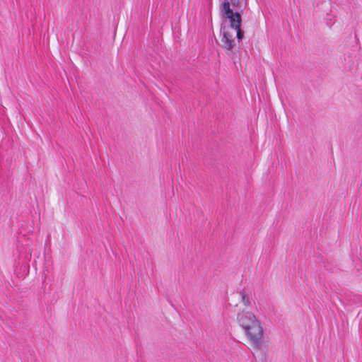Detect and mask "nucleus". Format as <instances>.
<instances>
[{"label": "nucleus", "instance_id": "1", "mask_svg": "<svg viewBox=\"0 0 362 362\" xmlns=\"http://www.w3.org/2000/svg\"><path fill=\"white\" fill-rule=\"evenodd\" d=\"M238 325L244 330L251 346L256 350L262 346L264 329L260 321L251 312H241L237 315Z\"/></svg>", "mask_w": 362, "mask_h": 362}, {"label": "nucleus", "instance_id": "2", "mask_svg": "<svg viewBox=\"0 0 362 362\" xmlns=\"http://www.w3.org/2000/svg\"><path fill=\"white\" fill-rule=\"evenodd\" d=\"M244 37V31L242 29L234 30L233 28H227L226 25L223 24L221 26L220 47L226 52L228 56L232 57L234 54V49L238 43L241 42Z\"/></svg>", "mask_w": 362, "mask_h": 362}, {"label": "nucleus", "instance_id": "3", "mask_svg": "<svg viewBox=\"0 0 362 362\" xmlns=\"http://www.w3.org/2000/svg\"><path fill=\"white\" fill-rule=\"evenodd\" d=\"M220 12L223 18L229 21V25L226 26L227 28H233L235 30L241 29V15L238 11H234L230 8V3L228 0H225L221 4Z\"/></svg>", "mask_w": 362, "mask_h": 362}, {"label": "nucleus", "instance_id": "4", "mask_svg": "<svg viewBox=\"0 0 362 362\" xmlns=\"http://www.w3.org/2000/svg\"><path fill=\"white\" fill-rule=\"evenodd\" d=\"M242 303L245 306L248 307L251 305L252 299L251 296H240Z\"/></svg>", "mask_w": 362, "mask_h": 362}, {"label": "nucleus", "instance_id": "5", "mask_svg": "<svg viewBox=\"0 0 362 362\" xmlns=\"http://www.w3.org/2000/svg\"><path fill=\"white\" fill-rule=\"evenodd\" d=\"M230 6H232L234 8H241L242 4L240 0H230Z\"/></svg>", "mask_w": 362, "mask_h": 362}]
</instances>
